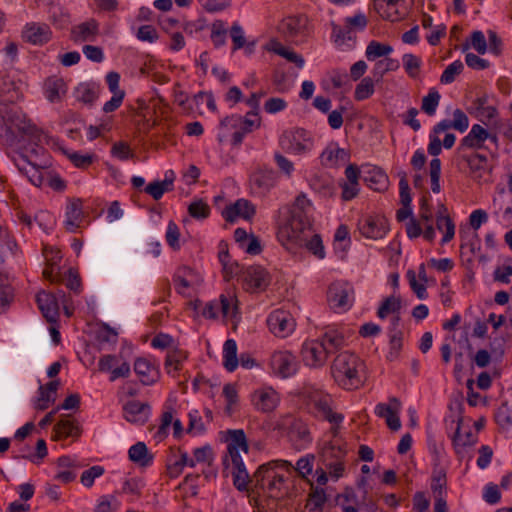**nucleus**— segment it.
<instances>
[{
    "instance_id": "1",
    "label": "nucleus",
    "mask_w": 512,
    "mask_h": 512,
    "mask_svg": "<svg viewBox=\"0 0 512 512\" xmlns=\"http://www.w3.org/2000/svg\"><path fill=\"white\" fill-rule=\"evenodd\" d=\"M344 345L343 332L333 327H327L317 339L303 343L302 361L310 368H321L326 364L329 356L337 353Z\"/></svg>"
},
{
    "instance_id": "2",
    "label": "nucleus",
    "mask_w": 512,
    "mask_h": 512,
    "mask_svg": "<svg viewBox=\"0 0 512 512\" xmlns=\"http://www.w3.org/2000/svg\"><path fill=\"white\" fill-rule=\"evenodd\" d=\"M293 464L288 460H272L258 467L254 473L255 486L267 490L271 497H280L287 492V477L282 471L291 473Z\"/></svg>"
},
{
    "instance_id": "3",
    "label": "nucleus",
    "mask_w": 512,
    "mask_h": 512,
    "mask_svg": "<svg viewBox=\"0 0 512 512\" xmlns=\"http://www.w3.org/2000/svg\"><path fill=\"white\" fill-rule=\"evenodd\" d=\"M362 367L363 363L355 354L347 351L340 352L331 365V375L342 388L357 389L363 382Z\"/></svg>"
},
{
    "instance_id": "4",
    "label": "nucleus",
    "mask_w": 512,
    "mask_h": 512,
    "mask_svg": "<svg viewBox=\"0 0 512 512\" xmlns=\"http://www.w3.org/2000/svg\"><path fill=\"white\" fill-rule=\"evenodd\" d=\"M311 229L312 225L306 213L291 210L288 220L279 227L278 238L283 243L302 245Z\"/></svg>"
},
{
    "instance_id": "5",
    "label": "nucleus",
    "mask_w": 512,
    "mask_h": 512,
    "mask_svg": "<svg viewBox=\"0 0 512 512\" xmlns=\"http://www.w3.org/2000/svg\"><path fill=\"white\" fill-rule=\"evenodd\" d=\"M282 149L295 156L310 153L314 148V137L310 131L303 128H291L283 132L279 139Z\"/></svg>"
},
{
    "instance_id": "6",
    "label": "nucleus",
    "mask_w": 512,
    "mask_h": 512,
    "mask_svg": "<svg viewBox=\"0 0 512 512\" xmlns=\"http://www.w3.org/2000/svg\"><path fill=\"white\" fill-rule=\"evenodd\" d=\"M304 395L308 399L310 409L317 417L327 420L331 424L342 423L344 415L333 411V400L329 394L313 387H307L304 390Z\"/></svg>"
},
{
    "instance_id": "7",
    "label": "nucleus",
    "mask_w": 512,
    "mask_h": 512,
    "mask_svg": "<svg viewBox=\"0 0 512 512\" xmlns=\"http://www.w3.org/2000/svg\"><path fill=\"white\" fill-rule=\"evenodd\" d=\"M328 303L336 312L349 310L354 302L353 286L344 281H337L330 285L328 290Z\"/></svg>"
},
{
    "instance_id": "8",
    "label": "nucleus",
    "mask_w": 512,
    "mask_h": 512,
    "mask_svg": "<svg viewBox=\"0 0 512 512\" xmlns=\"http://www.w3.org/2000/svg\"><path fill=\"white\" fill-rule=\"evenodd\" d=\"M253 408L260 413H271L280 404V394L271 386H263L250 395Z\"/></svg>"
},
{
    "instance_id": "9",
    "label": "nucleus",
    "mask_w": 512,
    "mask_h": 512,
    "mask_svg": "<svg viewBox=\"0 0 512 512\" xmlns=\"http://www.w3.org/2000/svg\"><path fill=\"white\" fill-rule=\"evenodd\" d=\"M267 325L270 332L279 338H286L293 333L296 327L291 313L283 309L272 311L267 318Z\"/></svg>"
},
{
    "instance_id": "10",
    "label": "nucleus",
    "mask_w": 512,
    "mask_h": 512,
    "mask_svg": "<svg viewBox=\"0 0 512 512\" xmlns=\"http://www.w3.org/2000/svg\"><path fill=\"white\" fill-rule=\"evenodd\" d=\"M270 366L274 375L286 379L296 374L298 361L290 351H275L271 355Z\"/></svg>"
},
{
    "instance_id": "11",
    "label": "nucleus",
    "mask_w": 512,
    "mask_h": 512,
    "mask_svg": "<svg viewBox=\"0 0 512 512\" xmlns=\"http://www.w3.org/2000/svg\"><path fill=\"white\" fill-rule=\"evenodd\" d=\"M461 161L469 167L470 176L477 181H487L490 174L487 157L479 153L459 154Z\"/></svg>"
},
{
    "instance_id": "12",
    "label": "nucleus",
    "mask_w": 512,
    "mask_h": 512,
    "mask_svg": "<svg viewBox=\"0 0 512 512\" xmlns=\"http://www.w3.org/2000/svg\"><path fill=\"white\" fill-rule=\"evenodd\" d=\"M388 230V220L383 216H367L359 221L360 233L369 239H381Z\"/></svg>"
},
{
    "instance_id": "13",
    "label": "nucleus",
    "mask_w": 512,
    "mask_h": 512,
    "mask_svg": "<svg viewBox=\"0 0 512 512\" xmlns=\"http://www.w3.org/2000/svg\"><path fill=\"white\" fill-rule=\"evenodd\" d=\"M241 278L246 291L256 292L265 289L269 284L266 270L261 266H249L242 271Z\"/></svg>"
},
{
    "instance_id": "14",
    "label": "nucleus",
    "mask_w": 512,
    "mask_h": 512,
    "mask_svg": "<svg viewBox=\"0 0 512 512\" xmlns=\"http://www.w3.org/2000/svg\"><path fill=\"white\" fill-rule=\"evenodd\" d=\"M488 130L480 124H474L468 134L461 140L457 151L458 154L466 153L467 149L479 150L488 148L485 146L487 141Z\"/></svg>"
},
{
    "instance_id": "15",
    "label": "nucleus",
    "mask_w": 512,
    "mask_h": 512,
    "mask_svg": "<svg viewBox=\"0 0 512 512\" xmlns=\"http://www.w3.org/2000/svg\"><path fill=\"white\" fill-rule=\"evenodd\" d=\"M150 413L151 408L149 404L138 400H130L123 407L124 418L132 424H145L149 419Z\"/></svg>"
},
{
    "instance_id": "16",
    "label": "nucleus",
    "mask_w": 512,
    "mask_h": 512,
    "mask_svg": "<svg viewBox=\"0 0 512 512\" xmlns=\"http://www.w3.org/2000/svg\"><path fill=\"white\" fill-rule=\"evenodd\" d=\"M255 213V206L249 200L242 198L227 206L222 212V216L226 221L234 222L238 217L249 220Z\"/></svg>"
},
{
    "instance_id": "17",
    "label": "nucleus",
    "mask_w": 512,
    "mask_h": 512,
    "mask_svg": "<svg viewBox=\"0 0 512 512\" xmlns=\"http://www.w3.org/2000/svg\"><path fill=\"white\" fill-rule=\"evenodd\" d=\"M99 35V23L95 19H89L71 29V39L75 43L94 42Z\"/></svg>"
},
{
    "instance_id": "18",
    "label": "nucleus",
    "mask_w": 512,
    "mask_h": 512,
    "mask_svg": "<svg viewBox=\"0 0 512 512\" xmlns=\"http://www.w3.org/2000/svg\"><path fill=\"white\" fill-rule=\"evenodd\" d=\"M350 158L349 152L338 147L336 143H330L321 153V164L327 168H335L346 163Z\"/></svg>"
},
{
    "instance_id": "19",
    "label": "nucleus",
    "mask_w": 512,
    "mask_h": 512,
    "mask_svg": "<svg viewBox=\"0 0 512 512\" xmlns=\"http://www.w3.org/2000/svg\"><path fill=\"white\" fill-rule=\"evenodd\" d=\"M362 179L374 191L382 192L388 187V176L376 166L367 165L362 171Z\"/></svg>"
},
{
    "instance_id": "20",
    "label": "nucleus",
    "mask_w": 512,
    "mask_h": 512,
    "mask_svg": "<svg viewBox=\"0 0 512 512\" xmlns=\"http://www.w3.org/2000/svg\"><path fill=\"white\" fill-rule=\"evenodd\" d=\"M463 431V421L462 419L458 420L457 429L455 435L453 437V446L456 454L459 457H463L465 449L467 447L474 446L478 441V436L476 432H473L469 429L466 432Z\"/></svg>"
},
{
    "instance_id": "21",
    "label": "nucleus",
    "mask_w": 512,
    "mask_h": 512,
    "mask_svg": "<svg viewBox=\"0 0 512 512\" xmlns=\"http://www.w3.org/2000/svg\"><path fill=\"white\" fill-rule=\"evenodd\" d=\"M134 371L144 385H151L159 378L157 366L148 358H137L134 362Z\"/></svg>"
},
{
    "instance_id": "22",
    "label": "nucleus",
    "mask_w": 512,
    "mask_h": 512,
    "mask_svg": "<svg viewBox=\"0 0 512 512\" xmlns=\"http://www.w3.org/2000/svg\"><path fill=\"white\" fill-rule=\"evenodd\" d=\"M38 308L48 322H56L59 316V307L56 298L47 292H39L36 296Z\"/></svg>"
},
{
    "instance_id": "23",
    "label": "nucleus",
    "mask_w": 512,
    "mask_h": 512,
    "mask_svg": "<svg viewBox=\"0 0 512 512\" xmlns=\"http://www.w3.org/2000/svg\"><path fill=\"white\" fill-rule=\"evenodd\" d=\"M52 32L47 24H27L23 37L34 45H42L51 39Z\"/></svg>"
},
{
    "instance_id": "24",
    "label": "nucleus",
    "mask_w": 512,
    "mask_h": 512,
    "mask_svg": "<svg viewBox=\"0 0 512 512\" xmlns=\"http://www.w3.org/2000/svg\"><path fill=\"white\" fill-rule=\"evenodd\" d=\"M43 91L46 99L51 102H59L67 92L65 81L57 76L47 78L43 84Z\"/></svg>"
},
{
    "instance_id": "25",
    "label": "nucleus",
    "mask_w": 512,
    "mask_h": 512,
    "mask_svg": "<svg viewBox=\"0 0 512 512\" xmlns=\"http://www.w3.org/2000/svg\"><path fill=\"white\" fill-rule=\"evenodd\" d=\"M308 25V18L303 15L286 17L280 24V30L289 37L303 35Z\"/></svg>"
},
{
    "instance_id": "26",
    "label": "nucleus",
    "mask_w": 512,
    "mask_h": 512,
    "mask_svg": "<svg viewBox=\"0 0 512 512\" xmlns=\"http://www.w3.org/2000/svg\"><path fill=\"white\" fill-rule=\"evenodd\" d=\"M65 214V227L67 231H76L83 219L82 201L80 199L71 200L66 207Z\"/></svg>"
},
{
    "instance_id": "27",
    "label": "nucleus",
    "mask_w": 512,
    "mask_h": 512,
    "mask_svg": "<svg viewBox=\"0 0 512 512\" xmlns=\"http://www.w3.org/2000/svg\"><path fill=\"white\" fill-rule=\"evenodd\" d=\"M267 50L285 58L288 62L295 64L300 69L305 65V59L301 54H298L294 50L285 47L276 40L269 42L267 45Z\"/></svg>"
},
{
    "instance_id": "28",
    "label": "nucleus",
    "mask_w": 512,
    "mask_h": 512,
    "mask_svg": "<svg viewBox=\"0 0 512 512\" xmlns=\"http://www.w3.org/2000/svg\"><path fill=\"white\" fill-rule=\"evenodd\" d=\"M219 248L218 258L222 264L225 279L230 280L235 276L241 275L243 270L240 268L237 262L231 261L227 245L220 243Z\"/></svg>"
},
{
    "instance_id": "29",
    "label": "nucleus",
    "mask_w": 512,
    "mask_h": 512,
    "mask_svg": "<svg viewBox=\"0 0 512 512\" xmlns=\"http://www.w3.org/2000/svg\"><path fill=\"white\" fill-rule=\"evenodd\" d=\"M54 430L58 438H78L82 432L79 423L69 416L60 419Z\"/></svg>"
},
{
    "instance_id": "30",
    "label": "nucleus",
    "mask_w": 512,
    "mask_h": 512,
    "mask_svg": "<svg viewBox=\"0 0 512 512\" xmlns=\"http://www.w3.org/2000/svg\"><path fill=\"white\" fill-rule=\"evenodd\" d=\"M346 453V445L342 440H330L322 449L323 462L345 460Z\"/></svg>"
},
{
    "instance_id": "31",
    "label": "nucleus",
    "mask_w": 512,
    "mask_h": 512,
    "mask_svg": "<svg viewBox=\"0 0 512 512\" xmlns=\"http://www.w3.org/2000/svg\"><path fill=\"white\" fill-rule=\"evenodd\" d=\"M173 282L178 293L185 294L186 290L196 283V273L189 267L179 268Z\"/></svg>"
},
{
    "instance_id": "32",
    "label": "nucleus",
    "mask_w": 512,
    "mask_h": 512,
    "mask_svg": "<svg viewBox=\"0 0 512 512\" xmlns=\"http://www.w3.org/2000/svg\"><path fill=\"white\" fill-rule=\"evenodd\" d=\"M129 459L141 466L147 467L152 464L153 456L148 452L147 446L144 442H137L132 445L128 451Z\"/></svg>"
},
{
    "instance_id": "33",
    "label": "nucleus",
    "mask_w": 512,
    "mask_h": 512,
    "mask_svg": "<svg viewBox=\"0 0 512 512\" xmlns=\"http://www.w3.org/2000/svg\"><path fill=\"white\" fill-rule=\"evenodd\" d=\"M100 87L95 83H80L75 89V97L84 104H93L98 98Z\"/></svg>"
},
{
    "instance_id": "34",
    "label": "nucleus",
    "mask_w": 512,
    "mask_h": 512,
    "mask_svg": "<svg viewBox=\"0 0 512 512\" xmlns=\"http://www.w3.org/2000/svg\"><path fill=\"white\" fill-rule=\"evenodd\" d=\"M227 451L235 452V451H243L245 454L248 453V444L246 440V435L242 429H234L227 431Z\"/></svg>"
},
{
    "instance_id": "35",
    "label": "nucleus",
    "mask_w": 512,
    "mask_h": 512,
    "mask_svg": "<svg viewBox=\"0 0 512 512\" xmlns=\"http://www.w3.org/2000/svg\"><path fill=\"white\" fill-rule=\"evenodd\" d=\"M446 484V469L435 463L431 477V489L435 497L445 496Z\"/></svg>"
},
{
    "instance_id": "36",
    "label": "nucleus",
    "mask_w": 512,
    "mask_h": 512,
    "mask_svg": "<svg viewBox=\"0 0 512 512\" xmlns=\"http://www.w3.org/2000/svg\"><path fill=\"white\" fill-rule=\"evenodd\" d=\"M17 166L19 171L23 173L33 185L37 187L42 185L44 176L38 166L32 164L26 157H22V162L18 163Z\"/></svg>"
},
{
    "instance_id": "37",
    "label": "nucleus",
    "mask_w": 512,
    "mask_h": 512,
    "mask_svg": "<svg viewBox=\"0 0 512 512\" xmlns=\"http://www.w3.org/2000/svg\"><path fill=\"white\" fill-rule=\"evenodd\" d=\"M403 1L404 0H390L384 3H376L374 7L382 18L394 22L401 19L398 6Z\"/></svg>"
},
{
    "instance_id": "38",
    "label": "nucleus",
    "mask_w": 512,
    "mask_h": 512,
    "mask_svg": "<svg viewBox=\"0 0 512 512\" xmlns=\"http://www.w3.org/2000/svg\"><path fill=\"white\" fill-rule=\"evenodd\" d=\"M237 344L235 340L228 339L223 346V366L229 372H233L238 367Z\"/></svg>"
},
{
    "instance_id": "39",
    "label": "nucleus",
    "mask_w": 512,
    "mask_h": 512,
    "mask_svg": "<svg viewBox=\"0 0 512 512\" xmlns=\"http://www.w3.org/2000/svg\"><path fill=\"white\" fill-rule=\"evenodd\" d=\"M187 359V353L181 349L168 351L165 359V369L168 374L181 369L182 363Z\"/></svg>"
},
{
    "instance_id": "40",
    "label": "nucleus",
    "mask_w": 512,
    "mask_h": 512,
    "mask_svg": "<svg viewBox=\"0 0 512 512\" xmlns=\"http://www.w3.org/2000/svg\"><path fill=\"white\" fill-rule=\"evenodd\" d=\"M476 106V116L484 124H488L497 115V109L494 106L487 105V99L477 98L474 102Z\"/></svg>"
},
{
    "instance_id": "41",
    "label": "nucleus",
    "mask_w": 512,
    "mask_h": 512,
    "mask_svg": "<svg viewBox=\"0 0 512 512\" xmlns=\"http://www.w3.org/2000/svg\"><path fill=\"white\" fill-rule=\"evenodd\" d=\"M437 229L443 232L444 235L441 239V244L444 245L453 239L455 235V225L452 219L447 215H442L439 211V215L436 220Z\"/></svg>"
},
{
    "instance_id": "42",
    "label": "nucleus",
    "mask_w": 512,
    "mask_h": 512,
    "mask_svg": "<svg viewBox=\"0 0 512 512\" xmlns=\"http://www.w3.org/2000/svg\"><path fill=\"white\" fill-rule=\"evenodd\" d=\"M392 52L393 47L391 45L371 41L366 47L365 55L369 61H374L377 58L386 57Z\"/></svg>"
},
{
    "instance_id": "43",
    "label": "nucleus",
    "mask_w": 512,
    "mask_h": 512,
    "mask_svg": "<svg viewBox=\"0 0 512 512\" xmlns=\"http://www.w3.org/2000/svg\"><path fill=\"white\" fill-rule=\"evenodd\" d=\"M402 63L405 72L410 78L415 79L419 76L422 66L421 57L412 53H406L402 56Z\"/></svg>"
},
{
    "instance_id": "44",
    "label": "nucleus",
    "mask_w": 512,
    "mask_h": 512,
    "mask_svg": "<svg viewBox=\"0 0 512 512\" xmlns=\"http://www.w3.org/2000/svg\"><path fill=\"white\" fill-rule=\"evenodd\" d=\"M49 20L57 29H64L70 24V15L60 6H53L49 11Z\"/></svg>"
},
{
    "instance_id": "45",
    "label": "nucleus",
    "mask_w": 512,
    "mask_h": 512,
    "mask_svg": "<svg viewBox=\"0 0 512 512\" xmlns=\"http://www.w3.org/2000/svg\"><path fill=\"white\" fill-rule=\"evenodd\" d=\"M220 311L225 318H236L238 314V301L232 295H224L220 296L219 300Z\"/></svg>"
},
{
    "instance_id": "46",
    "label": "nucleus",
    "mask_w": 512,
    "mask_h": 512,
    "mask_svg": "<svg viewBox=\"0 0 512 512\" xmlns=\"http://www.w3.org/2000/svg\"><path fill=\"white\" fill-rule=\"evenodd\" d=\"M401 309V299L395 296L385 298L378 308L377 316L380 319H385L388 314H397Z\"/></svg>"
},
{
    "instance_id": "47",
    "label": "nucleus",
    "mask_w": 512,
    "mask_h": 512,
    "mask_svg": "<svg viewBox=\"0 0 512 512\" xmlns=\"http://www.w3.org/2000/svg\"><path fill=\"white\" fill-rule=\"evenodd\" d=\"M315 456L313 454H306L299 458L296 465H293L291 472L297 473L302 478H307L313 471Z\"/></svg>"
},
{
    "instance_id": "48",
    "label": "nucleus",
    "mask_w": 512,
    "mask_h": 512,
    "mask_svg": "<svg viewBox=\"0 0 512 512\" xmlns=\"http://www.w3.org/2000/svg\"><path fill=\"white\" fill-rule=\"evenodd\" d=\"M374 91L375 87L373 79L371 77H364L355 88L354 98L357 101L366 100L373 95Z\"/></svg>"
},
{
    "instance_id": "49",
    "label": "nucleus",
    "mask_w": 512,
    "mask_h": 512,
    "mask_svg": "<svg viewBox=\"0 0 512 512\" xmlns=\"http://www.w3.org/2000/svg\"><path fill=\"white\" fill-rule=\"evenodd\" d=\"M440 98L439 92L435 88H431L428 94L422 99V111L429 116H433L436 113Z\"/></svg>"
},
{
    "instance_id": "50",
    "label": "nucleus",
    "mask_w": 512,
    "mask_h": 512,
    "mask_svg": "<svg viewBox=\"0 0 512 512\" xmlns=\"http://www.w3.org/2000/svg\"><path fill=\"white\" fill-rule=\"evenodd\" d=\"M210 207L209 205L202 199L193 200L188 205V213L189 215L197 220H204L210 215Z\"/></svg>"
},
{
    "instance_id": "51",
    "label": "nucleus",
    "mask_w": 512,
    "mask_h": 512,
    "mask_svg": "<svg viewBox=\"0 0 512 512\" xmlns=\"http://www.w3.org/2000/svg\"><path fill=\"white\" fill-rule=\"evenodd\" d=\"M145 192L149 194L154 200L162 198L164 193L171 191V181H154L145 187Z\"/></svg>"
},
{
    "instance_id": "52",
    "label": "nucleus",
    "mask_w": 512,
    "mask_h": 512,
    "mask_svg": "<svg viewBox=\"0 0 512 512\" xmlns=\"http://www.w3.org/2000/svg\"><path fill=\"white\" fill-rule=\"evenodd\" d=\"M120 502L113 495H102L98 498L93 512H115Z\"/></svg>"
},
{
    "instance_id": "53",
    "label": "nucleus",
    "mask_w": 512,
    "mask_h": 512,
    "mask_svg": "<svg viewBox=\"0 0 512 512\" xmlns=\"http://www.w3.org/2000/svg\"><path fill=\"white\" fill-rule=\"evenodd\" d=\"M470 46L479 54L483 55L486 53L488 44L482 31L477 30L472 32L470 43H465L463 45V51L467 50Z\"/></svg>"
},
{
    "instance_id": "54",
    "label": "nucleus",
    "mask_w": 512,
    "mask_h": 512,
    "mask_svg": "<svg viewBox=\"0 0 512 512\" xmlns=\"http://www.w3.org/2000/svg\"><path fill=\"white\" fill-rule=\"evenodd\" d=\"M303 244L317 258L323 259L325 257L323 242L319 234H313L310 239L308 234L306 236V241H303Z\"/></svg>"
},
{
    "instance_id": "55",
    "label": "nucleus",
    "mask_w": 512,
    "mask_h": 512,
    "mask_svg": "<svg viewBox=\"0 0 512 512\" xmlns=\"http://www.w3.org/2000/svg\"><path fill=\"white\" fill-rule=\"evenodd\" d=\"M429 174L431 179V189L434 193L441 191L440 176H441V161L439 158H433L429 164Z\"/></svg>"
},
{
    "instance_id": "56",
    "label": "nucleus",
    "mask_w": 512,
    "mask_h": 512,
    "mask_svg": "<svg viewBox=\"0 0 512 512\" xmlns=\"http://www.w3.org/2000/svg\"><path fill=\"white\" fill-rule=\"evenodd\" d=\"M464 69V65L460 60H456L449 64L443 71L440 81L442 84H450L454 82L457 75H459Z\"/></svg>"
},
{
    "instance_id": "57",
    "label": "nucleus",
    "mask_w": 512,
    "mask_h": 512,
    "mask_svg": "<svg viewBox=\"0 0 512 512\" xmlns=\"http://www.w3.org/2000/svg\"><path fill=\"white\" fill-rule=\"evenodd\" d=\"M227 30L223 21H215L211 28V40L215 47H221L226 42Z\"/></svg>"
},
{
    "instance_id": "58",
    "label": "nucleus",
    "mask_w": 512,
    "mask_h": 512,
    "mask_svg": "<svg viewBox=\"0 0 512 512\" xmlns=\"http://www.w3.org/2000/svg\"><path fill=\"white\" fill-rule=\"evenodd\" d=\"M105 470L102 466L95 465L85 470L80 477V481L85 487H92L96 478L101 477Z\"/></svg>"
},
{
    "instance_id": "59",
    "label": "nucleus",
    "mask_w": 512,
    "mask_h": 512,
    "mask_svg": "<svg viewBox=\"0 0 512 512\" xmlns=\"http://www.w3.org/2000/svg\"><path fill=\"white\" fill-rule=\"evenodd\" d=\"M401 404L398 399H390V404L379 403L375 407V414L381 418H387L394 412L400 411Z\"/></svg>"
},
{
    "instance_id": "60",
    "label": "nucleus",
    "mask_w": 512,
    "mask_h": 512,
    "mask_svg": "<svg viewBox=\"0 0 512 512\" xmlns=\"http://www.w3.org/2000/svg\"><path fill=\"white\" fill-rule=\"evenodd\" d=\"M145 484L140 478H129L123 482L122 493L140 497Z\"/></svg>"
},
{
    "instance_id": "61",
    "label": "nucleus",
    "mask_w": 512,
    "mask_h": 512,
    "mask_svg": "<svg viewBox=\"0 0 512 512\" xmlns=\"http://www.w3.org/2000/svg\"><path fill=\"white\" fill-rule=\"evenodd\" d=\"M67 158L77 167L85 169L89 167L94 159L92 154H81L79 152H66Z\"/></svg>"
},
{
    "instance_id": "62",
    "label": "nucleus",
    "mask_w": 512,
    "mask_h": 512,
    "mask_svg": "<svg viewBox=\"0 0 512 512\" xmlns=\"http://www.w3.org/2000/svg\"><path fill=\"white\" fill-rule=\"evenodd\" d=\"M165 238H166L168 245L172 249H174V250L180 249V242H179L180 231L175 222L170 221L168 223Z\"/></svg>"
},
{
    "instance_id": "63",
    "label": "nucleus",
    "mask_w": 512,
    "mask_h": 512,
    "mask_svg": "<svg viewBox=\"0 0 512 512\" xmlns=\"http://www.w3.org/2000/svg\"><path fill=\"white\" fill-rule=\"evenodd\" d=\"M402 336V331H395L390 335V350L387 355L388 360L393 361L398 357L403 345Z\"/></svg>"
},
{
    "instance_id": "64",
    "label": "nucleus",
    "mask_w": 512,
    "mask_h": 512,
    "mask_svg": "<svg viewBox=\"0 0 512 512\" xmlns=\"http://www.w3.org/2000/svg\"><path fill=\"white\" fill-rule=\"evenodd\" d=\"M496 422L501 427H506L512 424V411L507 403L501 404L495 414Z\"/></svg>"
}]
</instances>
